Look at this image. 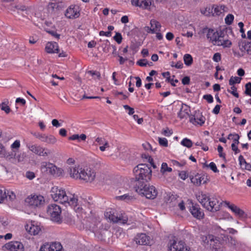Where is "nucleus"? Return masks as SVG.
<instances>
[{
    "mask_svg": "<svg viewBox=\"0 0 251 251\" xmlns=\"http://www.w3.org/2000/svg\"><path fill=\"white\" fill-rule=\"evenodd\" d=\"M40 169L42 172L46 173L55 177L62 176L64 172L62 169L58 168L53 163L47 162H42Z\"/></svg>",
    "mask_w": 251,
    "mask_h": 251,
    "instance_id": "nucleus-6",
    "label": "nucleus"
},
{
    "mask_svg": "<svg viewBox=\"0 0 251 251\" xmlns=\"http://www.w3.org/2000/svg\"><path fill=\"white\" fill-rule=\"evenodd\" d=\"M245 94L251 97V82H248L245 85Z\"/></svg>",
    "mask_w": 251,
    "mask_h": 251,
    "instance_id": "nucleus-48",
    "label": "nucleus"
},
{
    "mask_svg": "<svg viewBox=\"0 0 251 251\" xmlns=\"http://www.w3.org/2000/svg\"><path fill=\"white\" fill-rule=\"evenodd\" d=\"M212 9V15L213 16H220L227 11V8L224 5H213Z\"/></svg>",
    "mask_w": 251,
    "mask_h": 251,
    "instance_id": "nucleus-20",
    "label": "nucleus"
},
{
    "mask_svg": "<svg viewBox=\"0 0 251 251\" xmlns=\"http://www.w3.org/2000/svg\"><path fill=\"white\" fill-rule=\"evenodd\" d=\"M196 145L201 147V149L204 151H207L208 150V146L204 145L202 142H197L196 143Z\"/></svg>",
    "mask_w": 251,
    "mask_h": 251,
    "instance_id": "nucleus-57",
    "label": "nucleus"
},
{
    "mask_svg": "<svg viewBox=\"0 0 251 251\" xmlns=\"http://www.w3.org/2000/svg\"><path fill=\"white\" fill-rule=\"evenodd\" d=\"M68 172L71 177L83 180L86 182H92L96 177V173L91 168L69 167Z\"/></svg>",
    "mask_w": 251,
    "mask_h": 251,
    "instance_id": "nucleus-2",
    "label": "nucleus"
},
{
    "mask_svg": "<svg viewBox=\"0 0 251 251\" xmlns=\"http://www.w3.org/2000/svg\"><path fill=\"white\" fill-rule=\"evenodd\" d=\"M6 159L10 160V159H14L16 156V153L12 151L10 152H8L5 151V154L3 155Z\"/></svg>",
    "mask_w": 251,
    "mask_h": 251,
    "instance_id": "nucleus-39",
    "label": "nucleus"
},
{
    "mask_svg": "<svg viewBox=\"0 0 251 251\" xmlns=\"http://www.w3.org/2000/svg\"><path fill=\"white\" fill-rule=\"evenodd\" d=\"M203 99L206 100L209 103L213 102V98L210 94L204 95L203 96Z\"/></svg>",
    "mask_w": 251,
    "mask_h": 251,
    "instance_id": "nucleus-52",
    "label": "nucleus"
},
{
    "mask_svg": "<svg viewBox=\"0 0 251 251\" xmlns=\"http://www.w3.org/2000/svg\"><path fill=\"white\" fill-rule=\"evenodd\" d=\"M56 141H57V140L54 136H53L52 135H49L48 136L47 135V140H46V143L47 144H54L56 142Z\"/></svg>",
    "mask_w": 251,
    "mask_h": 251,
    "instance_id": "nucleus-41",
    "label": "nucleus"
},
{
    "mask_svg": "<svg viewBox=\"0 0 251 251\" xmlns=\"http://www.w3.org/2000/svg\"><path fill=\"white\" fill-rule=\"evenodd\" d=\"M99 35L100 36H105L106 37H110L111 36V32H110V31L105 32L104 31H100L99 32Z\"/></svg>",
    "mask_w": 251,
    "mask_h": 251,
    "instance_id": "nucleus-63",
    "label": "nucleus"
},
{
    "mask_svg": "<svg viewBox=\"0 0 251 251\" xmlns=\"http://www.w3.org/2000/svg\"><path fill=\"white\" fill-rule=\"evenodd\" d=\"M240 49L242 51L251 54V42L243 43Z\"/></svg>",
    "mask_w": 251,
    "mask_h": 251,
    "instance_id": "nucleus-28",
    "label": "nucleus"
},
{
    "mask_svg": "<svg viewBox=\"0 0 251 251\" xmlns=\"http://www.w3.org/2000/svg\"><path fill=\"white\" fill-rule=\"evenodd\" d=\"M205 118L202 115H192L190 116L189 121L195 125L202 126L205 122Z\"/></svg>",
    "mask_w": 251,
    "mask_h": 251,
    "instance_id": "nucleus-23",
    "label": "nucleus"
},
{
    "mask_svg": "<svg viewBox=\"0 0 251 251\" xmlns=\"http://www.w3.org/2000/svg\"><path fill=\"white\" fill-rule=\"evenodd\" d=\"M3 250L5 249L9 251H24V247L23 244L18 241H11L5 244L2 247Z\"/></svg>",
    "mask_w": 251,
    "mask_h": 251,
    "instance_id": "nucleus-14",
    "label": "nucleus"
},
{
    "mask_svg": "<svg viewBox=\"0 0 251 251\" xmlns=\"http://www.w3.org/2000/svg\"><path fill=\"white\" fill-rule=\"evenodd\" d=\"M241 78L237 76H231L229 80V84L231 86L234 85L235 83H240Z\"/></svg>",
    "mask_w": 251,
    "mask_h": 251,
    "instance_id": "nucleus-36",
    "label": "nucleus"
},
{
    "mask_svg": "<svg viewBox=\"0 0 251 251\" xmlns=\"http://www.w3.org/2000/svg\"><path fill=\"white\" fill-rule=\"evenodd\" d=\"M222 203L216 197L210 198L206 209L212 212H217L220 210Z\"/></svg>",
    "mask_w": 251,
    "mask_h": 251,
    "instance_id": "nucleus-13",
    "label": "nucleus"
},
{
    "mask_svg": "<svg viewBox=\"0 0 251 251\" xmlns=\"http://www.w3.org/2000/svg\"><path fill=\"white\" fill-rule=\"evenodd\" d=\"M25 176L29 180H32L35 177V175L34 173L30 171H27L25 173Z\"/></svg>",
    "mask_w": 251,
    "mask_h": 251,
    "instance_id": "nucleus-54",
    "label": "nucleus"
},
{
    "mask_svg": "<svg viewBox=\"0 0 251 251\" xmlns=\"http://www.w3.org/2000/svg\"><path fill=\"white\" fill-rule=\"evenodd\" d=\"M182 83L183 85H188L190 83V78L189 76H184L181 80Z\"/></svg>",
    "mask_w": 251,
    "mask_h": 251,
    "instance_id": "nucleus-56",
    "label": "nucleus"
},
{
    "mask_svg": "<svg viewBox=\"0 0 251 251\" xmlns=\"http://www.w3.org/2000/svg\"><path fill=\"white\" fill-rule=\"evenodd\" d=\"M181 144L184 147L190 148L192 146L193 143L191 140L185 138L181 141Z\"/></svg>",
    "mask_w": 251,
    "mask_h": 251,
    "instance_id": "nucleus-34",
    "label": "nucleus"
},
{
    "mask_svg": "<svg viewBox=\"0 0 251 251\" xmlns=\"http://www.w3.org/2000/svg\"><path fill=\"white\" fill-rule=\"evenodd\" d=\"M189 210L192 215L198 219H201L204 217V213L201 210L199 205L197 203L191 202Z\"/></svg>",
    "mask_w": 251,
    "mask_h": 251,
    "instance_id": "nucleus-17",
    "label": "nucleus"
},
{
    "mask_svg": "<svg viewBox=\"0 0 251 251\" xmlns=\"http://www.w3.org/2000/svg\"><path fill=\"white\" fill-rule=\"evenodd\" d=\"M116 198L119 200L125 201H128L134 199L133 197L129 195L128 194H125L122 196H118Z\"/></svg>",
    "mask_w": 251,
    "mask_h": 251,
    "instance_id": "nucleus-37",
    "label": "nucleus"
},
{
    "mask_svg": "<svg viewBox=\"0 0 251 251\" xmlns=\"http://www.w3.org/2000/svg\"><path fill=\"white\" fill-rule=\"evenodd\" d=\"M20 146V142L18 140H16L12 145V149H18Z\"/></svg>",
    "mask_w": 251,
    "mask_h": 251,
    "instance_id": "nucleus-64",
    "label": "nucleus"
},
{
    "mask_svg": "<svg viewBox=\"0 0 251 251\" xmlns=\"http://www.w3.org/2000/svg\"><path fill=\"white\" fill-rule=\"evenodd\" d=\"M166 81L168 82H170L171 84V85L173 86H176L174 82L177 83L178 82L177 79L173 80V79H171L170 76L167 77Z\"/></svg>",
    "mask_w": 251,
    "mask_h": 251,
    "instance_id": "nucleus-61",
    "label": "nucleus"
},
{
    "mask_svg": "<svg viewBox=\"0 0 251 251\" xmlns=\"http://www.w3.org/2000/svg\"><path fill=\"white\" fill-rule=\"evenodd\" d=\"M168 246L169 251H191L190 248L186 246L182 241H170Z\"/></svg>",
    "mask_w": 251,
    "mask_h": 251,
    "instance_id": "nucleus-9",
    "label": "nucleus"
},
{
    "mask_svg": "<svg viewBox=\"0 0 251 251\" xmlns=\"http://www.w3.org/2000/svg\"><path fill=\"white\" fill-rule=\"evenodd\" d=\"M209 167L211 170H212L214 173L219 172V170H218L217 166L215 163L211 162L209 165H207L206 163L203 164V167Z\"/></svg>",
    "mask_w": 251,
    "mask_h": 251,
    "instance_id": "nucleus-35",
    "label": "nucleus"
},
{
    "mask_svg": "<svg viewBox=\"0 0 251 251\" xmlns=\"http://www.w3.org/2000/svg\"><path fill=\"white\" fill-rule=\"evenodd\" d=\"M179 177L183 180L186 179L188 177V174L185 171H181L179 173Z\"/></svg>",
    "mask_w": 251,
    "mask_h": 251,
    "instance_id": "nucleus-58",
    "label": "nucleus"
},
{
    "mask_svg": "<svg viewBox=\"0 0 251 251\" xmlns=\"http://www.w3.org/2000/svg\"><path fill=\"white\" fill-rule=\"evenodd\" d=\"M233 213H234L235 215L241 218H245L247 217V214H246L245 212L238 206L236 207Z\"/></svg>",
    "mask_w": 251,
    "mask_h": 251,
    "instance_id": "nucleus-31",
    "label": "nucleus"
},
{
    "mask_svg": "<svg viewBox=\"0 0 251 251\" xmlns=\"http://www.w3.org/2000/svg\"><path fill=\"white\" fill-rule=\"evenodd\" d=\"M27 147L32 152L41 156H47L52 153L51 150L38 145H29Z\"/></svg>",
    "mask_w": 251,
    "mask_h": 251,
    "instance_id": "nucleus-10",
    "label": "nucleus"
},
{
    "mask_svg": "<svg viewBox=\"0 0 251 251\" xmlns=\"http://www.w3.org/2000/svg\"><path fill=\"white\" fill-rule=\"evenodd\" d=\"M218 151L219 152V155L220 157L223 158V159L226 161V154L223 152V148L221 145H219L217 148Z\"/></svg>",
    "mask_w": 251,
    "mask_h": 251,
    "instance_id": "nucleus-44",
    "label": "nucleus"
},
{
    "mask_svg": "<svg viewBox=\"0 0 251 251\" xmlns=\"http://www.w3.org/2000/svg\"><path fill=\"white\" fill-rule=\"evenodd\" d=\"M25 202L33 207H38L44 202V198L41 195H30L26 198Z\"/></svg>",
    "mask_w": 251,
    "mask_h": 251,
    "instance_id": "nucleus-11",
    "label": "nucleus"
},
{
    "mask_svg": "<svg viewBox=\"0 0 251 251\" xmlns=\"http://www.w3.org/2000/svg\"><path fill=\"white\" fill-rule=\"evenodd\" d=\"M135 191L140 195L146 197L149 199H154L158 194V192L155 187L149 184L145 183L142 186H135Z\"/></svg>",
    "mask_w": 251,
    "mask_h": 251,
    "instance_id": "nucleus-5",
    "label": "nucleus"
},
{
    "mask_svg": "<svg viewBox=\"0 0 251 251\" xmlns=\"http://www.w3.org/2000/svg\"><path fill=\"white\" fill-rule=\"evenodd\" d=\"M86 73L90 75L93 77V78L100 80L101 78L100 73L97 71L90 70L86 71Z\"/></svg>",
    "mask_w": 251,
    "mask_h": 251,
    "instance_id": "nucleus-30",
    "label": "nucleus"
},
{
    "mask_svg": "<svg viewBox=\"0 0 251 251\" xmlns=\"http://www.w3.org/2000/svg\"><path fill=\"white\" fill-rule=\"evenodd\" d=\"M39 251H63V247L59 242H52L41 246Z\"/></svg>",
    "mask_w": 251,
    "mask_h": 251,
    "instance_id": "nucleus-12",
    "label": "nucleus"
},
{
    "mask_svg": "<svg viewBox=\"0 0 251 251\" xmlns=\"http://www.w3.org/2000/svg\"><path fill=\"white\" fill-rule=\"evenodd\" d=\"M231 90L228 89L227 91L233 95L234 97L238 98L239 97V94L237 92V88L235 87L234 85H232L231 87Z\"/></svg>",
    "mask_w": 251,
    "mask_h": 251,
    "instance_id": "nucleus-43",
    "label": "nucleus"
},
{
    "mask_svg": "<svg viewBox=\"0 0 251 251\" xmlns=\"http://www.w3.org/2000/svg\"><path fill=\"white\" fill-rule=\"evenodd\" d=\"M202 240L205 243L210 245L213 251H218L219 248L217 247H214V245L212 244V242H215V241H216V244L219 243V241L217 237H214V236L212 235H208L207 236L203 237Z\"/></svg>",
    "mask_w": 251,
    "mask_h": 251,
    "instance_id": "nucleus-19",
    "label": "nucleus"
},
{
    "mask_svg": "<svg viewBox=\"0 0 251 251\" xmlns=\"http://www.w3.org/2000/svg\"><path fill=\"white\" fill-rule=\"evenodd\" d=\"M240 138V136L238 134L235 133L234 134V136L232 137V140H233V143L235 145H238L239 144V139Z\"/></svg>",
    "mask_w": 251,
    "mask_h": 251,
    "instance_id": "nucleus-55",
    "label": "nucleus"
},
{
    "mask_svg": "<svg viewBox=\"0 0 251 251\" xmlns=\"http://www.w3.org/2000/svg\"><path fill=\"white\" fill-rule=\"evenodd\" d=\"M45 50L49 53H59L58 44L56 42H48L46 44Z\"/></svg>",
    "mask_w": 251,
    "mask_h": 251,
    "instance_id": "nucleus-21",
    "label": "nucleus"
},
{
    "mask_svg": "<svg viewBox=\"0 0 251 251\" xmlns=\"http://www.w3.org/2000/svg\"><path fill=\"white\" fill-rule=\"evenodd\" d=\"M212 9L210 7H206L201 9V14L207 16H209L212 15Z\"/></svg>",
    "mask_w": 251,
    "mask_h": 251,
    "instance_id": "nucleus-33",
    "label": "nucleus"
},
{
    "mask_svg": "<svg viewBox=\"0 0 251 251\" xmlns=\"http://www.w3.org/2000/svg\"><path fill=\"white\" fill-rule=\"evenodd\" d=\"M133 6L139 7L143 9L150 10L153 4V0H131Z\"/></svg>",
    "mask_w": 251,
    "mask_h": 251,
    "instance_id": "nucleus-16",
    "label": "nucleus"
},
{
    "mask_svg": "<svg viewBox=\"0 0 251 251\" xmlns=\"http://www.w3.org/2000/svg\"><path fill=\"white\" fill-rule=\"evenodd\" d=\"M190 177L191 182L196 186H200L201 184H204L206 183L207 180V177L205 175L198 174L195 176H190Z\"/></svg>",
    "mask_w": 251,
    "mask_h": 251,
    "instance_id": "nucleus-18",
    "label": "nucleus"
},
{
    "mask_svg": "<svg viewBox=\"0 0 251 251\" xmlns=\"http://www.w3.org/2000/svg\"><path fill=\"white\" fill-rule=\"evenodd\" d=\"M115 212L111 209H108L104 213V216L106 219L114 223H119L121 224H126L128 218L125 214H121L119 216L115 215Z\"/></svg>",
    "mask_w": 251,
    "mask_h": 251,
    "instance_id": "nucleus-7",
    "label": "nucleus"
},
{
    "mask_svg": "<svg viewBox=\"0 0 251 251\" xmlns=\"http://www.w3.org/2000/svg\"><path fill=\"white\" fill-rule=\"evenodd\" d=\"M207 39L214 45L222 46L225 48L230 47L232 44L230 40L225 39L224 31L221 29L215 30L210 28L207 35Z\"/></svg>",
    "mask_w": 251,
    "mask_h": 251,
    "instance_id": "nucleus-4",
    "label": "nucleus"
},
{
    "mask_svg": "<svg viewBox=\"0 0 251 251\" xmlns=\"http://www.w3.org/2000/svg\"><path fill=\"white\" fill-rule=\"evenodd\" d=\"M61 207L56 204L49 205L47 209V213L50 217V219L56 223H61Z\"/></svg>",
    "mask_w": 251,
    "mask_h": 251,
    "instance_id": "nucleus-8",
    "label": "nucleus"
},
{
    "mask_svg": "<svg viewBox=\"0 0 251 251\" xmlns=\"http://www.w3.org/2000/svg\"><path fill=\"white\" fill-rule=\"evenodd\" d=\"M50 193L51 197L54 201H59L62 203H68L73 207H75L77 205L78 200L75 195L68 196L65 190L62 189H59L58 187H53L52 188Z\"/></svg>",
    "mask_w": 251,
    "mask_h": 251,
    "instance_id": "nucleus-3",
    "label": "nucleus"
},
{
    "mask_svg": "<svg viewBox=\"0 0 251 251\" xmlns=\"http://www.w3.org/2000/svg\"><path fill=\"white\" fill-rule=\"evenodd\" d=\"M135 241L139 245H147L150 243V237L146 234L141 233L137 235Z\"/></svg>",
    "mask_w": 251,
    "mask_h": 251,
    "instance_id": "nucleus-22",
    "label": "nucleus"
},
{
    "mask_svg": "<svg viewBox=\"0 0 251 251\" xmlns=\"http://www.w3.org/2000/svg\"><path fill=\"white\" fill-rule=\"evenodd\" d=\"M184 63H192L193 58L189 54H185L183 57Z\"/></svg>",
    "mask_w": 251,
    "mask_h": 251,
    "instance_id": "nucleus-51",
    "label": "nucleus"
},
{
    "mask_svg": "<svg viewBox=\"0 0 251 251\" xmlns=\"http://www.w3.org/2000/svg\"><path fill=\"white\" fill-rule=\"evenodd\" d=\"M0 108L1 110L5 111L6 114H8L11 111L10 107L5 102H2L0 104Z\"/></svg>",
    "mask_w": 251,
    "mask_h": 251,
    "instance_id": "nucleus-42",
    "label": "nucleus"
},
{
    "mask_svg": "<svg viewBox=\"0 0 251 251\" xmlns=\"http://www.w3.org/2000/svg\"><path fill=\"white\" fill-rule=\"evenodd\" d=\"M198 201L201 204L203 207L206 208L207 205L208 204L209 200V197L206 194H201L197 197Z\"/></svg>",
    "mask_w": 251,
    "mask_h": 251,
    "instance_id": "nucleus-26",
    "label": "nucleus"
},
{
    "mask_svg": "<svg viewBox=\"0 0 251 251\" xmlns=\"http://www.w3.org/2000/svg\"><path fill=\"white\" fill-rule=\"evenodd\" d=\"M173 133V130L172 129H170L168 127L163 129L161 132V133L163 135L168 137L170 136Z\"/></svg>",
    "mask_w": 251,
    "mask_h": 251,
    "instance_id": "nucleus-47",
    "label": "nucleus"
},
{
    "mask_svg": "<svg viewBox=\"0 0 251 251\" xmlns=\"http://www.w3.org/2000/svg\"><path fill=\"white\" fill-rule=\"evenodd\" d=\"M237 145H235L234 144H232L231 146V149L234 152L235 154H237L240 152V151L239 149H238Z\"/></svg>",
    "mask_w": 251,
    "mask_h": 251,
    "instance_id": "nucleus-62",
    "label": "nucleus"
},
{
    "mask_svg": "<svg viewBox=\"0 0 251 251\" xmlns=\"http://www.w3.org/2000/svg\"><path fill=\"white\" fill-rule=\"evenodd\" d=\"M172 169L170 167H168V165L166 163L163 162L162 164L160 172L162 174H164L166 172H171Z\"/></svg>",
    "mask_w": 251,
    "mask_h": 251,
    "instance_id": "nucleus-38",
    "label": "nucleus"
},
{
    "mask_svg": "<svg viewBox=\"0 0 251 251\" xmlns=\"http://www.w3.org/2000/svg\"><path fill=\"white\" fill-rule=\"evenodd\" d=\"M234 17L231 14H228L225 18V23L227 25H230L234 20Z\"/></svg>",
    "mask_w": 251,
    "mask_h": 251,
    "instance_id": "nucleus-40",
    "label": "nucleus"
},
{
    "mask_svg": "<svg viewBox=\"0 0 251 251\" xmlns=\"http://www.w3.org/2000/svg\"><path fill=\"white\" fill-rule=\"evenodd\" d=\"M123 107L126 110H128V114L129 115H132L134 113V109L132 107H130L128 105H124L123 106Z\"/></svg>",
    "mask_w": 251,
    "mask_h": 251,
    "instance_id": "nucleus-59",
    "label": "nucleus"
},
{
    "mask_svg": "<svg viewBox=\"0 0 251 251\" xmlns=\"http://www.w3.org/2000/svg\"><path fill=\"white\" fill-rule=\"evenodd\" d=\"M58 7V4L56 2H50L48 5V10L49 12L53 11L55 8Z\"/></svg>",
    "mask_w": 251,
    "mask_h": 251,
    "instance_id": "nucleus-45",
    "label": "nucleus"
},
{
    "mask_svg": "<svg viewBox=\"0 0 251 251\" xmlns=\"http://www.w3.org/2000/svg\"><path fill=\"white\" fill-rule=\"evenodd\" d=\"M6 198L7 196L5 189L0 187V203H2Z\"/></svg>",
    "mask_w": 251,
    "mask_h": 251,
    "instance_id": "nucleus-32",
    "label": "nucleus"
},
{
    "mask_svg": "<svg viewBox=\"0 0 251 251\" xmlns=\"http://www.w3.org/2000/svg\"><path fill=\"white\" fill-rule=\"evenodd\" d=\"M190 111V107L186 104L182 103L181 108L179 113H178V117H179L180 119L186 118L187 116H189L190 117L191 116L189 113Z\"/></svg>",
    "mask_w": 251,
    "mask_h": 251,
    "instance_id": "nucleus-24",
    "label": "nucleus"
},
{
    "mask_svg": "<svg viewBox=\"0 0 251 251\" xmlns=\"http://www.w3.org/2000/svg\"><path fill=\"white\" fill-rule=\"evenodd\" d=\"M238 26L240 27V31L242 33V37L245 38L246 36L245 30L244 29V24L243 22H239L238 24Z\"/></svg>",
    "mask_w": 251,
    "mask_h": 251,
    "instance_id": "nucleus-53",
    "label": "nucleus"
},
{
    "mask_svg": "<svg viewBox=\"0 0 251 251\" xmlns=\"http://www.w3.org/2000/svg\"><path fill=\"white\" fill-rule=\"evenodd\" d=\"M135 178L133 180L134 187L147 183L151 180L152 176V171L151 167L146 164H140L134 168Z\"/></svg>",
    "mask_w": 251,
    "mask_h": 251,
    "instance_id": "nucleus-1",
    "label": "nucleus"
},
{
    "mask_svg": "<svg viewBox=\"0 0 251 251\" xmlns=\"http://www.w3.org/2000/svg\"><path fill=\"white\" fill-rule=\"evenodd\" d=\"M6 196L7 198H8L9 200L11 201H13L16 199V195L13 191H7Z\"/></svg>",
    "mask_w": 251,
    "mask_h": 251,
    "instance_id": "nucleus-46",
    "label": "nucleus"
},
{
    "mask_svg": "<svg viewBox=\"0 0 251 251\" xmlns=\"http://www.w3.org/2000/svg\"><path fill=\"white\" fill-rule=\"evenodd\" d=\"M151 27L152 30V33H155L156 32L160 31L161 25L159 22L154 19H151L150 21Z\"/></svg>",
    "mask_w": 251,
    "mask_h": 251,
    "instance_id": "nucleus-27",
    "label": "nucleus"
},
{
    "mask_svg": "<svg viewBox=\"0 0 251 251\" xmlns=\"http://www.w3.org/2000/svg\"><path fill=\"white\" fill-rule=\"evenodd\" d=\"M65 16L69 19H76L80 16L79 7L77 5H72L69 7L65 12Z\"/></svg>",
    "mask_w": 251,
    "mask_h": 251,
    "instance_id": "nucleus-15",
    "label": "nucleus"
},
{
    "mask_svg": "<svg viewBox=\"0 0 251 251\" xmlns=\"http://www.w3.org/2000/svg\"><path fill=\"white\" fill-rule=\"evenodd\" d=\"M114 39L118 44H121L122 42V36L120 33L117 32L113 37Z\"/></svg>",
    "mask_w": 251,
    "mask_h": 251,
    "instance_id": "nucleus-50",
    "label": "nucleus"
},
{
    "mask_svg": "<svg viewBox=\"0 0 251 251\" xmlns=\"http://www.w3.org/2000/svg\"><path fill=\"white\" fill-rule=\"evenodd\" d=\"M210 29V28H208L207 26L201 27L198 31V34L200 37L204 36L205 35H206V37H207L208 32H209Z\"/></svg>",
    "mask_w": 251,
    "mask_h": 251,
    "instance_id": "nucleus-29",
    "label": "nucleus"
},
{
    "mask_svg": "<svg viewBox=\"0 0 251 251\" xmlns=\"http://www.w3.org/2000/svg\"><path fill=\"white\" fill-rule=\"evenodd\" d=\"M158 142L160 146L165 147H168V140L165 138H158Z\"/></svg>",
    "mask_w": 251,
    "mask_h": 251,
    "instance_id": "nucleus-49",
    "label": "nucleus"
},
{
    "mask_svg": "<svg viewBox=\"0 0 251 251\" xmlns=\"http://www.w3.org/2000/svg\"><path fill=\"white\" fill-rule=\"evenodd\" d=\"M26 230L31 234L37 235L40 231V228L32 224L26 225L25 226Z\"/></svg>",
    "mask_w": 251,
    "mask_h": 251,
    "instance_id": "nucleus-25",
    "label": "nucleus"
},
{
    "mask_svg": "<svg viewBox=\"0 0 251 251\" xmlns=\"http://www.w3.org/2000/svg\"><path fill=\"white\" fill-rule=\"evenodd\" d=\"M221 54L219 53H216L214 54L213 60L216 62H218L221 60Z\"/></svg>",
    "mask_w": 251,
    "mask_h": 251,
    "instance_id": "nucleus-60",
    "label": "nucleus"
}]
</instances>
